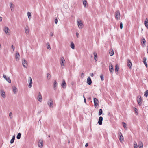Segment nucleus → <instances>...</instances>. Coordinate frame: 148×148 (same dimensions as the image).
<instances>
[{"mask_svg":"<svg viewBox=\"0 0 148 148\" xmlns=\"http://www.w3.org/2000/svg\"><path fill=\"white\" fill-rule=\"evenodd\" d=\"M115 18L116 19H119L120 17V14L119 10L117 11L115 14Z\"/></svg>","mask_w":148,"mask_h":148,"instance_id":"nucleus-2","label":"nucleus"},{"mask_svg":"<svg viewBox=\"0 0 148 148\" xmlns=\"http://www.w3.org/2000/svg\"><path fill=\"white\" fill-rule=\"evenodd\" d=\"M68 143H69H69H70L69 141V142H68Z\"/></svg>","mask_w":148,"mask_h":148,"instance_id":"nucleus-59","label":"nucleus"},{"mask_svg":"<svg viewBox=\"0 0 148 148\" xmlns=\"http://www.w3.org/2000/svg\"><path fill=\"white\" fill-rule=\"evenodd\" d=\"M71 47L73 49H75V45L73 42H71Z\"/></svg>","mask_w":148,"mask_h":148,"instance_id":"nucleus-32","label":"nucleus"},{"mask_svg":"<svg viewBox=\"0 0 148 148\" xmlns=\"http://www.w3.org/2000/svg\"><path fill=\"white\" fill-rule=\"evenodd\" d=\"M145 41H146L145 40V39L144 38H143L142 39V44H144V45H145Z\"/></svg>","mask_w":148,"mask_h":148,"instance_id":"nucleus-43","label":"nucleus"},{"mask_svg":"<svg viewBox=\"0 0 148 148\" xmlns=\"http://www.w3.org/2000/svg\"><path fill=\"white\" fill-rule=\"evenodd\" d=\"M94 59L95 61H97V54L96 53L94 52Z\"/></svg>","mask_w":148,"mask_h":148,"instance_id":"nucleus-29","label":"nucleus"},{"mask_svg":"<svg viewBox=\"0 0 148 148\" xmlns=\"http://www.w3.org/2000/svg\"><path fill=\"white\" fill-rule=\"evenodd\" d=\"M10 5L11 9V10L12 11H14V5L11 3H10Z\"/></svg>","mask_w":148,"mask_h":148,"instance_id":"nucleus-15","label":"nucleus"},{"mask_svg":"<svg viewBox=\"0 0 148 148\" xmlns=\"http://www.w3.org/2000/svg\"><path fill=\"white\" fill-rule=\"evenodd\" d=\"M142 99L141 98V96H140L139 97H138V98L137 99V102L138 104L140 106H141L142 104Z\"/></svg>","mask_w":148,"mask_h":148,"instance_id":"nucleus-14","label":"nucleus"},{"mask_svg":"<svg viewBox=\"0 0 148 148\" xmlns=\"http://www.w3.org/2000/svg\"><path fill=\"white\" fill-rule=\"evenodd\" d=\"M3 77L4 78H5L6 80L9 83H11V80L9 77H6L5 75L3 74Z\"/></svg>","mask_w":148,"mask_h":148,"instance_id":"nucleus-9","label":"nucleus"},{"mask_svg":"<svg viewBox=\"0 0 148 148\" xmlns=\"http://www.w3.org/2000/svg\"><path fill=\"white\" fill-rule=\"evenodd\" d=\"M144 96H146L147 97L148 95V90H147L145 92Z\"/></svg>","mask_w":148,"mask_h":148,"instance_id":"nucleus-39","label":"nucleus"},{"mask_svg":"<svg viewBox=\"0 0 148 148\" xmlns=\"http://www.w3.org/2000/svg\"><path fill=\"white\" fill-rule=\"evenodd\" d=\"M65 62V60L64 58L62 56L60 58V62L62 68L63 69L64 68V64Z\"/></svg>","mask_w":148,"mask_h":148,"instance_id":"nucleus-1","label":"nucleus"},{"mask_svg":"<svg viewBox=\"0 0 148 148\" xmlns=\"http://www.w3.org/2000/svg\"><path fill=\"white\" fill-rule=\"evenodd\" d=\"M90 76L92 77H93L94 76V74L93 73H91L90 74Z\"/></svg>","mask_w":148,"mask_h":148,"instance_id":"nucleus-53","label":"nucleus"},{"mask_svg":"<svg viewBox=\"0 0 148 148\" xmlns=\"http://www.w3.org/2000/svg\"><path fill=\"white\" fill-rule=\"evenodd\" d=\"M22 64L24 67L27 68V61L24 59L22 60Z\"/></svg>","mask_w":148,"mask_h":148,"instance_id":"nucleus-6","label":"nucleus"},{"mask_svg":"<svg viewBox=\"0 0 148 148\" xmlns=\"http://www.w3.org/2000/svg\"><path fill=\"white\" fill-rule=\"evenodd\" d=\"M57 84H58L56 81V80L55 81L53 84L54 89L55 90H56V87L57 86Z\"/></svg>","mask_w":148,"mask_h":148,"instance_id":"nucleus-25","label":"nucleus"},{"mask_svg":"<svg viewBox=\"0 0 148 148\" xmlns=\"http://www.w3.org/2000/svg\"><path fill=\"white\" fill-rule=\"evenodd\" d=\"M25 31L26 34H29V28L27 26L25 27Z\"/></svg>","mask_w":148,"mask_h":148,"instance_id":"nucleus-21","label":"nucleus"},{"mask_svg":"<svg viewBox=\"0 0 148 148\" xmlns=\"http://www.w3.org/2000/svg\"><path fill=\"white\" fill-rule=\"evenodd\" d=\"M15 135H14L13 136L10 140V143L11 144H12L14 143L15 140Z\"/></svg>","mask_w":148,"mask_h":148,"instance_id":"nucleus-26","label":"nucleus"},{"mask_svg":"<svg viewBox=\"0 0 148 148\" xmlns=\"http://www.w3.org/2000/svg\"><path fill=\"white\" fill-rule=\"evenodd\" d=\"M94 107L95 108H96L98 104V103H99V101L96 98H94Z\"/></svg>","mask_w":148,"mask_h":148,"instance_id":"nucleus-7","label":"nucleus"},{"mask_svg":"<svg viewBox=\"0 0 148 148\" xmlns=\"http://www.w3.org/2000/svg\"><path fill=\"white\" fill-rule=\"evenodd\" d=\"M120 28L121 29H122V28H123V24L121 22V23H120Z\"/></svg>","mask_w":148,"mask_h":148,"instance_id":"nucleus-44","label":"nucleus"},{"mask_svg":"<svg viewBox=\"0 0 148 148\" xmlns=\"http://www.w3.org/2000/svg\"><path fill=\"white\" fill-rule=\"evenodd\" d=\"M47 104L51 108H53V99L51 98H50L49 100L47 103Z\"/></svg>","mask_w":148,"mask_h":148,"instance_id":"nucleus-4","label":"nucleus"},{"mask_svg":"<svg viewBox=\"0 0 148 148\" xmlns=\"http://www.w3.org/2000/svg\"><path fill=\"white\" fill-rule=\"evenodd\" d=\"M76 36H77V37H78H78H79V34L77 32V33H76Z\"/></svg>","mask_w":148,"mask_h":148,"instance_id":"nucleus-51","label":"nucleus"},{"mask_svg":"<svg viewBox=\"0 0 148 148\" xmlns=\"http://www.w3.org/2000/svg\"><path fill=\"white\" fill-rule=\"evenodd\" d=\"M21 133H18L16 136L17 138L18 139H19L21 138Z\"/></svg>","mask_w":148,"mask_h":148,"instance_id":"nucleus-31","label":"nucleus"},{"mask_svg":"<svg viewBox=\"0 0 148 148\" xmlns=\"http://www.w3.org/2000/svg\"><path fill=\"white\" fill-rule=\"evenodd\" d=\"M133 110L134 111L136 115H137L138 114V110L136 108L134 107L133 108Z\"/></svg>","mask_w":148,"mask_h":148,"instance_id":"nucleus-28","label":"nucleus"},{"mask_svg":"<svg viewBox=\"0 0 148 148\" xmlns=\"http://www.w3.org/2000/svg\"><path fill=\"white\" fill-rule=\"evenodd\" d=\"M20 58V55L18 52H16V53L15 59L16 61L19 60Z\"/></svg>","mask_w":148,"mask_h":148,"instance_id":"nucleus-17","label":"nucleus"},{"mask_svg":"<svg viewBox=\"0 0 148 148\" xmlns=\"http://www.w3.org/2000/svg\"><path fill=\"white\" fill-rule=\"evenodd\" d=\"M83 98H84V102L85 103H86V98H85L84 95H83Z\"/></svg>","mask_w":148,"mask_h":148,"instance_id":"nucleus-48","label":"nucleus"},{"mask_svg":"<svg viewBox=\"0 0 148 148\" xmlns=\"http://www.w3.org/2000/svg\"><path fill=\"white\" fill-rule=\"evenodd\" d=\"M138 146L136 143L134 144V148H137Z\"/></svg>","mask_w":148,"mask_h":148,"instance_id":"nucleus-45","label":"nucleus"},{"mask_svg":"<svg viewBox=\"0 0 148 148\" xmlns=\"http://www.w3.org/2000/svg\"><path fill=\"white\" fill-rule=\"evenodd\" d=\"M43 141L42 140H40L38 143V146L40 148H42L43 146Z\"/></svg>","mask_w":148,"mask_h":148,"instance_id":"nucleus-18","label":"nucleus"},{"mask_svg":"<svg viewBox=\"0 0 148 148\" xmlns=\"http://www.w3.org/2000/svg\"><path fill=\"white\" fill-rule=\"evenodd\" d=\"M77 25L79 28L82 29L83 27V24L81 20L78 19L77 21Z\"/></svg>","mask_w":148,"mask_h":148,"instance_id":"nucleus-3","label":"nucleus"},{"mask_svg":"<svg viewBox=\"0 0 148 148\" xmlns=\"http://www.w3.org/2000/svg\"><path fill=\"white\" fill-rule=\"evenodd\" d=\"M61 86L63 88H65L66 87V84L64 79L63 80Z\"/></svg>","mask_w":148,"mask_h":148,"instance_id":"nucleus-12","label":"nucleus"},{"mask_svg":"<svg viewBox=\"0 0 148 148\" xmlns=\"http://www.w3.org/2000/svg\"><path fill=\"white\" fill-rule=\"evenodd\" d=\"M58 20L57 19H55V23L56 24H57L58 22Z\"/></svg>","mask_w":148,"mask_h":148,"instance_id":"nucleus-49","label":"nucleus"},{"mask_svg":"<svg viewBox=\"0 0 148 148\" xmlns=\"http://www.w3.org/2000/svg\"><path fill=\"white\" fill-rule=\"evenodd\" d=\"M4 31L5 32V33L7 34L9 33V28L6 27H5L3 29Z\"/></svg>","mask_w":148,"mask_h":148,"instance_id":"nucleus-19","label":"nucleus"},{"mask_svg":"<svg viewBox=\"0 0 148 148\" xmlns=\"http://www.w3.org/2000/svg\"><path fill=\"white\" fill-rule=\"evenodd\" d=\"M127 63V66H128V67L129 68H130V60H129V59H128Z\"/></svg>","mask_w":148,"mask_h":148,"instance_id":"nucleus-46","label":"nucleus"},{"mask_svg":"<svg viewBox=\"0 0 148 148\" xmlns=\"http://www.w3.org/2000/svg\"><path fill=\"white\" fill-rule=\"evenodd\" d=\"M119 71V69L117 64H116L115 66V71L116 73Z\"/></svg>","mask_w":148,"mask_h":148,"instance_id":"nucleus-23","label":"nucleus"},{"mask_svg":"<svg viewBox=\"0 0 148 148\" xmlns=\"http://www.w3.org/2000/svg\"><path fill=\"white\" fill-rule=\"evenodd\" d=\"M50 137V135H49L48 136V137Z\"/></svg>","mask_w":148,"mask_h":148,"instance_id":"nucleus-58","label":"nucleus"},{"mask_svg":"<svg viewBox=\"0 0 148 148\" xmlns=\"http://www.w3.org/2000/svg\"><path fill=\"white\" fill-rule=\"evenodd\" d=\"M123 125V126L124 127L125 129L126 130L127 128V127H126V124L124 122H123L122 123Z\"/></svg>","mask_w":148,"mask_h":148,"instance_id":"nucleus-36","label":"nucleus"},{"mask_svg":"<svg viewBox=\"0 0 148 148\" xmlns=\"http://www.w3.org/2000/svg\"><path fill=\"white\" fill-rule=\"evenodd\" d=\"M138 147L139 148H143L142 143H140L138 145Z\"/></svg>","mask_w":148,"mask_h":148,"instance_id":"nucleus-38","label":"nucleus"},{"mask_svg":"<svg viewBox=\"0 0 148 148\" xmlns=\"http://www.w3.org/2000/svg\"><path fill=\"white\" fill-rule=\"evenodd\" d=\"M147 53H148V46L147 47Z\"/></svg>","mask_w":148,"mask_h":148,"instance_id":"nucleus-57","label":"nucleus"},{"mask_svg":"<svg viewBox=\"0 0 148 148\" xmlns=\"http://www.w3.org/2000/svg\"><path fill=\"white\" fill-rule=\"evenodd\" d=\"M109 70L111 73H113L114 71L113 67L111 63L109 64Z\"/></svg>","mask_w":148,"mask_h":148,"instance_id":"nucleus-8","label":"nucleus"},{"mask_svg":"<svg viewBox=\"0 0 148 148\" xmlns=\"http://www.w3.org/2000/svg\"><path fill=\"white\" fill-rule=\"evenodd\" d=\"M50 36H53V34L51 32L50 33Z\"/></svg>","mask_w":148,"mask_h":148,"instance_id":"nucleus-52","label":"nucleus"},{"mask_svg":"<svg viewBox=\"0 0 148 148\" xmlns=\"http://www.w3.org/2000/svg\"><path fill=\"white\" fill-rule=\"evenodd\" d=\"M87 82L89 85H90L92 83L91 79L90 77H89L87 79Z\"/></svg>","mask_w":148,"mask_h":148,"instance_id":"nucleus-16","label":"nucleus"},{"mask_svg":"<svg viewBox=\"0 0 148 148\" xmlns=\"http://www.w3.org/2000/svg\"><path fill=\"white\" fill-rule=\"evenodd\" d=\"M1 96L3 98L5 97V92L3 91H1Z\"/></svg>","mask_w":148,"mask_h":148,"instance_id":"nucleus-27","label":"nucleus"},{"mask_svg":"<svg viewBox=\"0 0 148 148\" xmlns=\"http://www.w3.org/2000/svg\"><path fill=\"white\" fill-rule=\"evenodd\" d=\"M47 49H48L49 50H50L51 49V47H50V44H49V43H47Z\"/></svg>","mask_w":148,"mask_h":148,"instance_id":"nucleus-40","label":"nucleus"},{"mask_svg":"<svg viewBox=\"0 0 148 148\" xmlns=\"http://www.w3.org/2000/svg\"><path fill=\"white\" fill-rule=\"evenodd\" d=\"M109 53L110 56H112L114 54V51L113 50H112L111 51H110L109 52Z\"/></svg>","mask_w":148,"mask_h":148,"instance_id":"nucleus-33","label":"nucleus"},{"mask_svg":"<svg viewBox=\"0 0 148 148\" xmlns=\"http://www.w3.org/2000/svg\"><path fill=\"white\" fill-rule=\"evenodd\" d=\"M144 24L146 27L148 29V19L147 18L144 21Z\"/></svg>","mask_w":148,"mask_h":148,"instance_id":"nucleus-20","label":"nucleus"},{"mask_svg":"<svg viewBox=\"0 0 148 148\" xmlns=\"http://www.w3.org/2000/svg\"><path fill=\"white\" fill-rule=\"evenodd\" d=\"M132 66V63L130 61V69L131 68V66Z\"/></svg>","mask_w":148,"mask_h":148,"instance_id":"nucleus-56","label":"nucleus"},{"mask_svg":"<svg viewBox=\"0 0 148 148\" xmlns=\"http://www.w3.org/2000/svg\"><path fill=\"white\" fill-rule=\"evenodd\" d=\"M103 120V118L102 116H100L99 118V121H98V123L99 125H101L102 124V121Z\"/></svg>","mask_w":148,"mask_h":148,"instance_id":"nucleus-13","label":"nucleus"},{"mask_svg":"<svg viewBox=\"0 0 148 148\" xmlns=\"http://www.w3.org/2000/svg\"><path fill=\"white\" fill-rule=\"evenodd\" d=\"M119 139L121 142H122L123 141V138L122 134L121 132H120L118 134Z\"/></svg>","mask_w":148,"mask_h":148,"instance_id":"nucleus-5","label":"nucleus"},{"mask_svg":"<svg viewBox=\"0 0 148 148\" xmlns=\"http://www.w3.org/2000/svg\"><path fill=\"white\" fill-rule=\"evenodd\" d=\"M12 113L11 112H10L9 114V117H10V119H12V118H13V116H12Z\"/></svg>","mask_w":148,"mask_h":148,"instance_id":"nucleus-41","label":"nucleus"},{"mask_svg":"<svg viewBox=\"0 0 148 148\" xmlns=\"http://www.w3.org/2000/svg\"><path fill=\"white\" fill-rule=\"evenodd\" d=\"M27 16L29 20L31 19V14L29 12H27Z\"/></svg>","mask_w":148,"mask_h":148,"instance_id":"nucleus-30","label":"nucleus"},{"mask_svg":"<svg viewBox=\"0 0 148 148\" xmlns=\"http://www.w3.org/2000/svg\"><path fill=\"white\" fill-rule=\"evenodd\" d=\"M81 75H82V76H84V73H82L81 74Z\"/></svg>","mask_w":148,"mask_h":148,"instance_id":"nucleus-55","label":"nucleus"},{"mask_svg":"<svg viewBox=\"0 0 148 148\" xmlns=\"http://www.w3.org/2000/svg\"><path fill=\"white\" fill-rule=\"evenodd\" d=\"M100 77L101 78L102 81H103L104 80L103 76V75H100Z\"/></svg>","mask_w":148,"mask_h":148,"instance_id":"nucleus-42","label":"nucleus"},{"mask_svg":"<svg viewBox=\"0 0 148 148\" xmlns=\"http://www.w3.org/2000/svg\"><path fill=\"white\" fill-rule=\"evenodd\" d=\"M88 143H86V144L85 145V146L86 147L88 146Z\"/></svg>","mask_w":148,"mask_h":148,"instance_id":"nucleus-50","label":"nucleus"},{"mask_svg":"<svg viewBox=\"0 0 148 148\" xmlns=\"http://www.w3.org/2000/svg\"><path fill=\"white\" fill-rule=\"evenodd\" d=\"M146 58L145 57H144L143 59V62L145 65L146 67H147V64L146 62Z\"/></svg>","mask_w":148,"mask_h":148,"instance_id":"nucleus-22","label":"nucleus"},{"mask_svg":"<svg viewBox=\"0 0 148 148\" xmlns=\"http://www.w3.org/2000/svg\"><path fill=\"white\" fill-rule=\"evenodd\" d=\"M17 91V88L15 87H14L13 88V91L14 93V94H15L16 92Z\"/></svg>","mask_w":148,"mask_h":148,"instance_id":"nucleus-34","label":"nucleus"},{"mask_svg":"<svg viewBox=\"0 0 148 148\" xmlns=\"http://www.w3.org/2000/svg\"><path fill=\"white\" fill-rule=\"evenodd\" d=\"M28 82L29 83V88H31L32 86V79L31 77H29V79L28 80Z\"/></svg>","mask_w":148,"mask_h":148,"instance_id":"nucleus-10","label":"nucleus"},{"mask_svg":"<svg viewBox=\"0 0 148 148\" xmlns=\"http://www.w3.org/2000/svg\"><path fill=\"white\" fill-rule=\"evenodd\" d=\"M47 77L48 79H50V78L51 77V75L49 73H47Z\"/></svg>","mask_w":148,"mask_h":148,"instance_id":"nucleus-37","label":"nucleus"},{"mask_svg":"<svg viewBox=\"0 0 148 148\" xmlns=\"http://www.w3.org/2000/svg\"><path fill=\"white\" fill-rule=\"evenodd\" d=\"M12 50L14 51V49L15 47L13 45H12Z\"/></svg>","mask_w":148,"mask_h":148,"instance_id":"nucleus-47","label":"nucleus"},{"mask_svg":"<svg viewBox=\"0 0 148 148\" xmlns=\"http://www.w3.org/2000/svg\"><path fill=\"white\" fill-rule=\"evenodd\" d=\"M2 20V18L1 17H0V22Z\"/></svg>","mask_w":148,"mask_h":148,"instance_id":"nucleus-54","label":"nucleus"},{"mask_svg":"<svg viewBox=\"0 0 148 148\" xmlns=\"http://www.w3.org/2000/svg\"><path fill=\"white\" fill-rule=\"evenodd\" d=\"M83 4L84 7H86V5L87 4V2L86 0H83Z\"/></svg>","mask_w":148,"mask_h":148,"instance_id":"nucleus-24","label":"nucleus"},{"mask_svg":"<svg viewBox=\"0 0 148 148\" xmlns=\"http://www.w3.org/2000/svg\"><path fill=\"white\" fill-rule=\"evenodd\" d=\"M37 99L40 102H41L42 101V96L40 92H39L38 93L37 97Z\"/></svg>","mask_w":148,"mask_h":148,"instance_id":"nucleus-11","label":"nucleus"},{"mask_svg":"<svg viewBox=\"0 0 148 148\" xmlns=\"http://www.w3.org/2000/svg\"><path fill=\"white\" fill-rule=\"evenodd\" d=\"M103 112L102 110L101 109H100L99 110V115H101Z\"/></svg>","mask_w":148,"mask_h":148,"instance_id":"nucleus-35","label":"nucleus"}]
</instances>
